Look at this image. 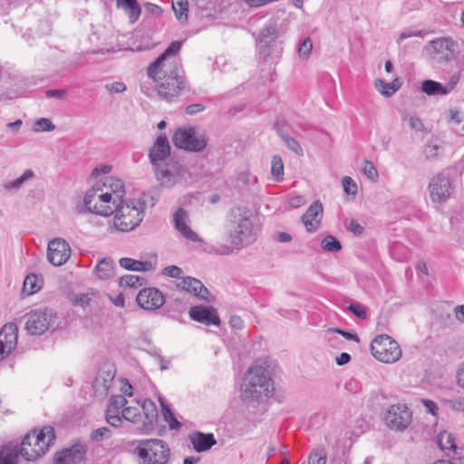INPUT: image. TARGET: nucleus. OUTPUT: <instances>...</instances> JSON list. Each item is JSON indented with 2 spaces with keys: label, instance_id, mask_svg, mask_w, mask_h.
<instances>
[{
  "label": "nucleus",
  "instance_id": "f257e3e1",
  "mask_svg": "<svg viewBox=\"0 0 464 464\" xmlns=\"http://www.w3.org/2000/svg\"><path fill=\"white\" fill-rule=\"evenodd\" d=\"M181 45L179 41L172 42L147 68V74L154 82L158 97L169 102L188 90L185 72L177 58Z\"/></svg>",
  "mask_w": 464,
  "mask_h": 464
},
{
  "label": "nucleus",
  "instance_id": "f03ea898",
  "mask_svg": "<svg viewBox=\"0 0 464 464\" xmlns=\"http://www.w3.org/2000/svg\"><path fill=\"white\" fill-rule=\"evenodd\" d=\"M273 371L266 362L256 361L246 371L241 386L244 401H259L274 393Z\"/></svg>",
  "mask_w": 464,
  "mask_h": 464
},
{
  "label": "nucleus",
  "instance_id": "7ed1b4c3",
  "mask_svg": "<svg viewBox=\"0 0 464 464\" xmlns=\"http://www.w3.org/2000/svg\"><path fill=\"white\" fill-rule=\"evenodd\" d=\"M55 440L53 428L46 426L41 430L29 432L23 440L20 454L28 460L34 461L44 455Z\"/></svg>",
  "mask_w": 464,
  "mask_h": 464
},
{
  "label": "nucleus",
  "instance_id": "20e7f679",
  "mask_svg": "<svg viewBox=\"0 0 464 464\" xmlns=\"http://www.w3.org/2000/svg\"><path fill=\"white\" fill-rule=\"evenodd\" d=\"M134 454L139 464H168L171 450L167 442L159 439H147L137 441Z\"/></svg>",
  "mask_w": 464,
  "mask_h": 464
},
{
  "label": "nucleus",
  "instance_id": "39448f33",
  "mask_svg": "<svg viewBox=\"0 0 464 464\" xmlns=\"http://www.w3.org/2000/svg\"><path fill=\"white\" fill-rule=\"evenodd\" d=\"M154 174L160 184L167 188H171L177 183L187 185L192 180L188 167L172 159L156 169Z\"/></svg>",
  "mask_w": 464,
  "mask_h": 464
},
{
  "label": "nucleus",
  "instance_id": "423d86ee",
  "mask_svg": "<svg viewBox=\"0 0 464 464\" xmlns=\"http://www.w3.org/2000/svg\"><path fill=\"white\" fill-rule=\"evenodd\" d=\"M114 226L122 232L133 230L143 219L142 207H137L132 203H119L115 206Z\"/></svg>",
  "mask_w": 464,
  "mask_h": 464
},
{
  "label": "nucleus",
  "instance_id": "0eeeda50",
  "mask_svg": "<svg viewBox=\"0 0 464 464\" xmlns=\"http://www.w3.org/2000/svg\"><path fill=\"white\" fill-rule=\"evenodd\" d=\"M371 353L375 359L384 363H393L401 356L400 345L387 334H381L372 341Z\"/></svg>",
  "mask_w": 464,
  "mask_h": 464
},
{
  "label": "nucleus",
  "instance_id": "6e6552de",
  "mask_svg": "<svg viewBox=\"0 0 464 464\" xmlns=\"http://www.w3.org/2000/svg\"><path fill=\"white\" fill-rule=\"evenodd\" d=\"M111 200V193L102 192L100 188H92L86 192L83 201L88 211L109 217L115 211V205H112Z\"/></svg>",
  "mask_w": 464,
  "mask_h": 464
},
{
  "label": "nucleus",
  "instance_id": "1a4fd4ad",
  "mask_svg": "<svg viewBox=\"0 0 464 464\" xmlns=\"http://www.w3.org/2000/svg\"><path fill=\"white\" fill-rule=\"evenodd\" d=\"M238 215L233 210V219L230 220L228 240L232 246L239 248L251 241L253 225L247 216L242 215L241 208L237 209Z\"/></svg>",
  "mask_w": 464,
  "mask_h": 464
},
{
  "label": "nucleus",
  "instance_id": "9d476101",
  "mask_svg": "<svg viewBox=\"0 0 464 464\" xmlns=\"http://www.w3.org/2000/svg\"><path fill=\"white\" fill-rule=\"evenodd\" d=\"M278 29L275 23L266 24L259 34L258 50L265 59L278 57L283 47L277 42Z\"/></svg>",
  "mask_w": 464,
  "mask_h": 464
},
{
  "label": "nucleus",
  "instance_id": "9b49d317",
  "mask_svg": "<svg viewBox=\"0 0 464 464\" xmlns=\"http://www.w3.org/2000/svg\"><path fill=\"white\" fill-rule=\"evenodd\" d=\"M172 143L178 148L187 151H202L208 144L204 134L197 135L194 128H179L172 136Z\"/></svg>",
  "mask_w": 464,
  "mask_h": 464
},
{
  "label": "nucleus",
  "instance_id": "f8f14e48",
  "mask_svg": "<svg viewBox=\"0 0 464 464\" xmlns=\"http://www.w3.org/2000/svg\"><path fill=\"white\" fill-rule=\"evenodd\" d=\"M56 314L49 308L31 311L27 314L25 329L31 335H42L54 323Z\"/></svg>",
  "mask_w": 464,
  "mask_h": 464
},
{
  "label": "nucleus",
  "instance_id": "ddd939ff",
  "mask_svg": "<svg viewBox=\"0 0 464 464\" xmlns=\"http://www.w3.org/2000/svg\"><path fill=\"white\" fill-rule=\"evenodd\" d=\"M170 145L165 134H160L154 140L148 152V158L152 166L153 171L163 167L170 159Z\"/></svg>",
  "mask_w": 464,
  "mask_h": 464
},
{
  "label": "nucleus",
  "instance_id": "4468645a",
  "mask_svg": "<svg viewBox=\"0 0 464 464\" xmlns=\"http://www.w3.org/2000/svg\"><path fill=\"white\" fill-rule=\"evenodd\" d=\"M384 420L391 430H403L411 422V412L405 404L392 405L386 412Z\"/></svg>",
  "mask_w": 464,
  "mask_h": 464
},
{
  "label": "nucleus",
  "instance_id": "2eb2a0df",
  "mask_svg": "<svg viewBox=\"0 0 464 464\" xmlns=\"http://www.w3.org/2000/svg\"><path fill=\"white\" fill-rule=\"evenodd\" d=\"M429 192L433 202H445L450 198L452 192V185L450 179L443 173L433 177L429 184Z\"/></svg>",
  "mask_w": 464,
  "mask_h": 464
},
{
  "label": "nucleus",
  "instance_id": "dca6fc26",
  "mask_svg": "<svg viewBox=\"0 0 464 464\" xmlns=\"http://www.w3.org/2000/svg\"><path fill=\"white\" fill-rule=\"evenodd\" d=\"M71 256L69 244L62 238H54L48 244L47 258L51 264L60 266L66 263Z\"/></svg>",
  "mask_w": 464,
  "mask_h": 464
},
{
  "label": "nucleus",
  "instance_id": "f3484780",
  "mask_svg": "<svg viewBox=\"0 0 464 464\" xmlns=\"http://www.w3.org/2000/svg\"><path fill=\"white\" fill-rule=\"evenodd\" d=\"M86 452L87 447L84 443H74L55 454L54 464H79L85 459Z\"/></svg>",
  "mask_w": 464,
  "mask_h": 464
},
{
  "label": "nucleus",
  "instance_id": "a211bd4d",
  "mask_svg": "<svg viewBox=\"0 0 464 464\" xmlns=\"http://www.w3.org/2000/svg\"><path fill=\"white\" fill-rule=\"evenodd\" d=\"M136 301L140 307L145 310H156L160 308L165 298L162 293L155 287L143 288L139 292Z\"/></svg>",
  "mask_w": 464,
  "mask_h": 464
},
{
  "label": "nucleus",
  "instance_id": "6ab92c4d",
  "mask_svg": "<svg viewBox=\"0 0 464 464\" xmlns=\"http://www.w3.org/2000/svg\"><path fill=\"white\" fill-rule=\"evenodd\" d=\"M18 328L15 324H5L0 330V360L7 356L16 346Z\"/></svg>",
  "mask_w": 464,
  "mask_h": 464
},
{
  "label": "nucleus",
  "instance_id": "aec40b11",
  "mask_svg": "<svg viewBox=\"0 0 464 464\" xmlns=\"http://www.w3.org/2000/svg\"><path fill=\"white\" fill-rule=\"evenodd\" d=\"M437 442L447 456H450V452H452V459H458L460 464H464V448H459L456 445L455 438L451 433L446 430L440 432Z\"/></svg>",
  "mask_w": 464,
  "mask_h": 464
},
{
  "label": "nucleus",
  "instance_id": "412c9836",
  "mask_svg": "<svg viewBox=\"0 0 464 464\" xmlns=\"http://www.w3.org/2000/svg\"><path fill=\"white\" fill-rule=\"evenodd\" d=\"M188 314L192 320L207 325H219L220 324L217 310L211 306H192L188 311Z\"/></svg>",
  "mask_w": 464,
  "mask_h": 464
},
{
  "label": "nucleus",
  "instance_id": "4be33fe9",
  "mask_svg": "<svg viewBox=\"0 0 464 464\" xmlns=\"http://www.w3.org/2000/svg\"><path fill=\"white\" fill-rule=\"evenodd\" d=\"M178 287L182 290L193 294L195 296L207 300L209 295L208 289L197 278L191 276L182 277V280L178 284Z\"/></svg>",
  "mask_w": 464,
  "mask_h": 464
},
{
  "label": "nucleus",
  "instance_id": "5701e85b",
  "mask_svg": "<svg viewBox=\"0 0 464 464\" xmlns=\"http://www.w3.org/2000/svg\"><path fill=\"white\" fill-rule=\"evenodd\" d=\"M323 210L324 208L322 203L319 201H314L303 215L302 221L308 232H314L317 230L321 221L318 217L322 216Z\"/></svg>",
  "mask_w": 464,
  "mask_h": 464
},
{
  "label": "nucleus",
  "instance_id": "b1692460",
  "mask_svg": "<svg viewBox=\"0 0 464 464\" xmlns=\"http://www.w3.org/2000/svg\"><path fill=\"white\" fill-rule=\"evenodd\" d=\"M188 439L195 451L198 453L208 451L217 444V440L213 433L194 431L189 434Z\"/></svg>",
  "mask_w": 464,
  "mask_h": 464
},
{
  "label": "nucleus",
  "instance_id": "393cba45",
  "mask_svg": "<svg viewBox=\"0 0 464 464\" xmlns=\"http://www.w3.org/2000/svg\"><path fill=\"white\" fill-rule=\"evenodd\" d=\"M188 216L186 210L179 208L174 214V223L177 230L189 241L196 242L198 237L188 225Z\"/></svg>",
  "mask_w": 464,
  "mask_h": 464
},
{
  "label": "nucleus",
  "instance_id": "a878e982",
  "mask_svg": "<svg viewBox=\"0 0 464 464\" xmlns=\"http://www.w3.org/2000/svg\"><path fill=\"white\" fill-rule=\"evenodd\" d=\"M433 52L437 54H442L440 57L446 61H450L453 57L454 42L450 38H437L430 42Z\"/></svg>",
  "mask_w": 464,
  "mask_h": 464
},
{
  "label": "nucleus",
  "instance_id": "bb28decb",
  "mask_svg": "<svg viewBox=\"0 0 464 464\" xmlns=\"http://www.w3.org/2000/svg\"><path fill=\"white\" fill-rule=\"evenodd\" d=\"M115 377V370L113 366H108V368L102 369L99 372L95 381H94V389L99 392L102 389V393H107L110 387L111 382L113 381Z\"/></svg>",
  "mask_w": 464,
  "mask_h": 464
},
{
  "label": "nucleus",
  "instance_id": "cd10ccee",
  "mask_svg": "<svg viewBox=\"0 0 464 464\" xmlns=\"http://www.w3.org/2000/svg\"><path fill=\"white\" fill-rule=\"evenodd\" d=\"M104 186L108 187L111 191H107L108 193H111L112 196V205H117L119 203L124 202V195L125 189L123 182L116 178L108 177L104 182Z\"/></svg>",
  "mask_w": 464,
  "mask_h": 464
},
{
  "label": "nucleus",
  "instance_id": "c85d7f7f",
  "mask_svg": "<svg viewBox=\"0 0 464 464\" xmlns=\"http://www.w3.org/2000/svg\"><path fill=\"white\" fill-rule=\"evenodd\" d=\"M116 5L117 7L124 10L131 24L139 19L141 9L137 0H117Z\"/></svg>",
  "mask_w": 464,
  "mask_h": 464
},
{
  "label": "nucleus",
  "instance_id": "c756f323",
  "mask_svg": "<svg viewBox=\"0 0 464 464\" xmlns=\"http://www.w3.org/2000/svg\"><path fill=\"white\" fill-rule=\"evenodd\" d=\"M119 263L121 267L130 271H152L155 268L150 261H139L130 257H122Z\"/></svg>",
  "mask_w": 464,
  "mask_h": 464
},
{
  "label": "nucleus",
  "instance_id": "7c9ffc66",
  "mask_svg": "<svg viewBox=\"0 0 464 464\" xmlns=\"http://www.w3.org/2000/svg\"><path fill=\"white\" fill-rule=\"evenodd\" d=\"M114 262L110 257L102 258L95 266V273L100 279L107 280L114 275Z\"/></svg>",
  "mask_w": 464,
  "mask_h": 464
},
{
  "label": "nucleus",
  "instance_id": "2f4dec72",
  "mask_svg": "<svg viewBox=\"0 0 464 464\" xmlns=\"http://www.w3.org/2000/svg\"><path fill=\"white\" fill-rule=\"evenodd\" d=\"M421 91L429 96L447 95L448 91L439 82L425 80L421 83Z\"/></svg>",
  "mask_w": 464,
  "mask_h": 464
},
{
  "label": "nucleus",
  "instance_id": "473e14b6",
  "mask_svg": "<svg viewBox=\"0 0 464 464\" xmlns=\"http://www.w3.org/2000/svg\"><path fill=\"white\" fill-rule=\"evenodd\" d=\"M159 401L161 405V412L163 420L169 423L171 430H178L181 427V423L176 419L169 406L165 402V400L159 397Z\"/></svg>",
  "mask_w": 464,
  "mask_h": 464
},
{
  "label": "nucleus",
  "instance_id": "72a5a7b5",
  "mask_svg": "<svg viewBox=\"0 0 464 464\" xmlns=\"http://www.w3.org/2000/svg\"><path fill=\"white\" fill-rule=\"evenodd\" d=\"M172 10L176 19L180 24H186L188 18V0H177L172 2Z\"/></svg>",
  "mask_w": 464,
  "mask_h": 464
},
{
  "label": "nucleus",
  "instance_id": "f704fd0d",
  "mask_svg": "<svg viewBox=\"0 0 464 464\" xmlns=\"http://www.w3.org/2000/svg\"><path fill=\"white\" fill-rule=\"evenodd\" d=\"M42 287V280L34 274L28 275L23 285V293H25L27 295H31L37 291H39Z\"/></svg>",
  "mask_w": 464,
  "mask_h": 464
},
{
  "label": "nucleus",
  "instance_id": "c9c22d12",
  "mask_svg": "<svg viewBox=\"0 0 464 464\" xmlns=\"http://www.w3.org/2000/svg\"><path fill=\"white\" fill-rule=\"evenodd\" d=\"M17 457L16 447L4 446L0 450V464H16Z\"/></svg>",
  "mask_w": 464,
  "mask_h": 464
},
{
  "label": "nucleus",
  "instance_id": "e433bc0d",
  "mask_svg": "<svg viewBox=\"0 0 464 464\" xmlns=\"http://www.w3.org/2000/svg\"><path fill=\"white\" fill-rule=\"evenodd\" d=\"M144 416L150 425H152L158 420V410L156 404L151 400H145L142 403Z\"/></svg>",
  "mask_w": 464,
  "mask_h": 464
},
{
  "label": "nucleus",
  "instance_id": "4c0bfd02",
  "mask_svg": "<svg viewBox=\"0 0 464 464\" xmlns=\"http://www.w3.org/2000/svg\"><path fill=\"white\" fill-rule=\"evenodd\" d=\"M397 82L398 80L396 79L392 82L388 83L379 79L375 81V87L380 90L382 94L390 97L400 88V84Z\"/></svg>",
  "mask_w": 464,
  "mask_h": 464
},
{
  "label": "nucleus",
  "instance_id": "58836bf2",
  "mask_svg": "<svg viewBox=\"0 0 464 464\" xmlns=\"http://www.w3.org/2000/svg\"><path fill=\"white\" fill-rule=\"evenodd\" d=\"M321 246L324 251L335 253L342 249V244L334 236H326L321 242Z\"/></svg>",
  "mask_w": 464,
  "mask_h": 464
},
{
  "label": "nucleus",
  "instance_id": "ea45409f",
  "mask_svg": "<svg viewBox=\"0 0 464 464\" xmlns=\"http://www.w3.org/2000/svg\"><path fill=\"white\" fill-rule=\"evenodd\" d=\"M33 177H34L33 170L27 169L24 171V173L21 177H19L18 179L13 180V181L5 183L4 187L7 190L19 189L24 182L31 179Z\"/></svg>",
  "mask_w": 464,
  "mask_h": 464
},
{
  "label": "nucleus",
  "instance_id": "a19ab883",
  "mask_svg": "<svg viewBox=\"0 0 464 464\" xmlns=\"http://www.w3.org/2000/svg\"><path fill=\"white\" fill-rule=\"evenodd\" d=\"M271 173L276 181H281L284 175V164L280 156H274L271 161Z\"/></svg>",
  "mask_w": 464,
  "mask_h": 464
},
{
  "label": "nucleus",
  "instance_id": "79ce46f5",
  "mask_svg": "<svg viewBox=\"0 0 464 464\" xmlns=\"http://www.w3.org/2000/svg\"><path fill=\"white\" fill-rule=\"evenodd\" d=\"M145 283V279L139 276L126 275L120 278L119 284L121 286L136 287L140 286Z\"/></svg>",
  "mask_w": 464,
  "mask_h": 464
},
{
  "label": "nucleus",
  "instance_id": "37998d69",
  "mask_svg": "<svg viewBox=\"0 0 464 464\" xmlns=\"http://www.w3.org/2000/svg\"><path fill=\"white\" fill-rule=\"evenodd\" d=\"M111 436L112 432L108 427H101L92 431L90 439L94 442H101Z\"/></svg>",
  "mask_w": 464,
  "mask_h": 464
},
{
  "label": "nucleus",
  "instance_id": "c03bdc74",
  "mask_svg": "<svg viewBox=\"0 0 464 464\" xmlns=\"http://www.w3.org/2000/svg\"><path fill=\"white\" fill-rule=\"evenodd\" d=\"M122 418L130 422L138 423L141 419V415L139 408L127 407L122 411Z\"/></svg>",
  "mask_w": 464,
  "mask_h": 464
},
{
  "label": "nucleus",
  "instance_id": "a18cd8bd",
  "mask_svg": "<svg viewBox=\"0 0 464 464\" xmlns=\"http://www.w3.org/2000/svg\"><path fill=\"white\" fill-rule=\"evenodd\" d=\"M342 184H343V190L346 194L353 195V196H355L357 194V190H358L357 184L351 177H348V176L343 177L342 179Z\"/></svg>",
  "mask_w": 464,
  "mask_h": 464
},
{
  "label": "nucleus",
  "instance_id": "49530a36",
  "mask_svg": "<svg viewBox=\"0 0 464 464\" xmlns=\"http://www.w3.org/2000/svg\"><path fill=\"white\" fill-rule=\"evenodd\" d=\"M126 403L127 400L123 395L111 396L109 402L110 411H119Z\"/></svg>",
  "mask_w": 464,
  "mask_h": 464
},
{
  "label": "nucleus",
  "instance_id": "de8ad7c7",
  "mask_svg": "<svg viewBox=\"0 0 464 464\" xmlns=\"http://www.w3.org/2000/svg\"><path fill=\"white\" fill-rule=\"evenodd\" d=\"M441 146L438 144L428 143L425 149V157L428 160H435L438 159Z\"/></svg>",
  "mask_w": 464,
  "mask_h": 464
},
{
  "label": "nucleus",
  "instance_id": "09e8293b",
  "mask_svg": "<svg viewBox=\"0 0 464 464\" xmlns=\"http://www.w3.org/2000/svg\"><path fill=\"white\" fill-rule=\"evenodd\" d=\"M35 131H52L55 129V125L47 118H40L35 122Z\"/></svg>",
  "mask_w": 464,
  "mask_h": 464
},
{
  "label": "nucleus",
  "instance_id": "8fccbe9b",
  "mask_svg": "<svg viewBox=\"0 0 464 464\" xmlns=\"http://www.w3.org/2000/svg\"><path fill=\"white\" fill-rule=\"evenodd\" d=\"M105 90L111 94L121 93L126 91L127 86L123 82H113L104 85Z\"/></svg>",
  "mask_w": 464,
  "mask_h": 464
},
{
  "label": "nucleus",
  "instance_id": "3c124183",
  "mask_svg": "<svg viewBox=\"0 0 464 464\" xmlns=\"http://www.w3.org/2000/svg\"><path fill=\"white\" fill-rule=\"evenodd\" d=\"M284 142L286 147L296 155L302 156L304 154L301 145L295 138L288 136L285 140H284Z\"/></svg>",
  "mask_w": 464,
  "mask_h": 464
},
{
  "label": "nucleus",
  "instance_id": "603ef678",
  "mask_svg": "<svg viewBox=\"0 0 464 464\" xmlns=\"http://www.w3.org/2000/svg\"><path fill=\"white\" fill-rule=\"evenodd\" d=\"M363 174L372 180H376L378 179V171L372 162L369 160H364V165L362 167Z\"/></svg>",
  "mask_w": 464,
  "mask_h": 464
},
{
  "label": "nucleus",
  "instance_id": "864d4df0",
  "mask_svg": "<svg viewBox=\"0 0 464 464\" xmlns=\"http://www.w3.org/2000/svg\"><path fill=\"white\" fill-rule=\"evenodd\" d=\"M326 454L324 450H315L309 455L308 464H325Z\"/></svg>",
  "mask_w": 464,
  "mask_h": 464
},
{
  "label": "nucleus",
  "instance_id": "5fc2aeb1",
  "mask_svg": "<svg viewBox=\"0 0 464 464\" xmlns=\"http://www.w3.org/2000/svg\"><path fill=\"white\" fill-rule=\"evenodd\" d=\"M275 129L283 140L290 136L288 132V124L285 120H277L275 123Z\"/></svg>",
  "mask_w": 464,
  "mask_h": 464
},
{
  "label": "nucleus",
  "instance_id": "6e6d98bb",
  "mask_svg": "<svg viewBox=\"0 0 464 464\" xmlns=\"http://www.w3.org/2000/svg\"><path fill=\"white\" fill-rule=\"evenodd\" d=\"M347 230L353 232L355 236H360L363 232V227L355 219L350 218L344 221Z\"/></svg>",
  "mask_w": 464,
  "mask_h": 464
},
{
  "label": "nucleus",
  "instance_id": "4d7b16f0",
  "mask_svg": "<svg viewBox=\"0 0 464 464\" xmlns=\"http://www.w3.org/2000/svg\"><path fill=\"white\" fill-rule=\"evenodd\" d=\"M162 274L169 277L180 278L183 274V270L177 266H169L162 270Z\"/></svg>",
  "mask_w": 464,
  "mask_h": 464
},
{
  "label": "nucleus",
  "instance_id": "13d9d810",
  "mask_svg": "<svg viewBox=\"0 0 464 464\" xmlns=\"http://www.w3.org/2000/svg\"><path fill=\"white\" fill-rule=\"evenodd\" d=\"M312 47L311 39L309 37L304 38L298 49L299 55L307 58L311 53Z\"/></svg>",
  "mask_w": 464,
  "mask_h": 464
},
{
  "label": "nucleus",
  "instance_id": "bf43d9fd",
  "mask_svg": "<svg viewBox=\"0 0 464 464\" xmlns=\"http://www.w3.org/2000/svg\"><path fill=\"white\" fill-rule=\"evenodd\" d=\"M413 36H418V37L422 38V37H424V33L421 30H405L400 34V36L397 40V43L401 44V42L402 40L410 38V37H413Z\"/></svg>",
  "mask_w": 464,
  "mask_h": 464
},
{
  "label": "nucleus",
  "instance_id": "052dcab7",
  "mask_svg": "<svg viewBox=\"0 0 464 464\" xmlns=\"http://www.w3.org/2000/svg\"><path fill=\"white\" fill-rule=\"evenodd\" d=\"M348 309L358 318L364 319L367 316L364 307L359 304H351Z\"/></svg>",
  "mask_w": 464,
  "mask_h": 464
},
{
  "label": "nucleus",
  "instance_id": "680f3d73",
  "mask_svg": "<svg viewBox=\"0 0 464 464\" xmlns=\"http://www.w3.org/2000/svg\"><path fill=\"white\" fill-rule=\"evenodd\" d=\"M421 402L423 406L425 407V410L427 412L430 413L433 416H437L439 407L436 402H434L431 400L429 399H422Z\"/></svg>",
  "mask_w": 464,
  "mask_h": 464
},
{
  "label": "nucleus",
  "instance_id": "e2e57ef3",
  "mask_svg": "<svg viewBox=\"0 0 464 464\" xmlns=\"http://www.w3.org/2000/svg\"><path fill=\"white\" fill-rule=\"evenodd\" d=\"M456 383L464 390V361L459 365L456 372Z\"/></svg>",
  "mask_w": 464,
  "mask_h": 464
},
{
  "label": "nucleus",
  "instance_id": "0e129e2a",
  "mask_svg": "<svg viewBox=\"0 0 464 464\" xmlns=\"http://www.w3.org/2000/svg\"><path fill=\"white\" fill-rule=\"evenodd\" d=\"M410 127L417 131L424 130V124L419 117L412 116L409 120Z\"/></svg>",
  "mask_w": 464,
  "mask_h": 464
},
{
  "label": "nucleus",
  "instance_id": "69168bd1",
  "mask_svg": "<svg viewBox=\"0 0 464 464\" xmlns=\"http://www.w3.org/2000/svg\"><path fill=\"white\" fill-rule=\"evenodd\" d=\"M229 325L233 329L241 330L244 328V321L238 315H232L229 319Z\"/></svg>",
  "mask_w": 464,
  "mask_h": 464
},
{
  "label": "nucleus",
  "instance_id": "338daca9",
  "mask_svg": "<svg viewBox=\"0 0 464 464\" xmlns=\"http://www.w3.org/2000/svg\"><path fill=\"white\" fill-rule=\"evenodd\" d=\"M205 110V106L201 103H194V104H190L188 106L186 107V113L187 114H189V115H194L198 112H201Z\"/></svg>",
  "mask_w": 464,
  "mask_h": 464
},
{
  "label": "nucleus",
  "instance_id": "774afa93",
  "mask_svg": "<svg viewBox=\"0 0 464 464\" xmlns=\"http://www.w3.org/2000/svg\"><path fill=\"white\" fill-rule=\"evenodd\" d=\"M122 416L121 417L119 415V413H116V414H113V415H109V418H107V422L114 427V428H119L121 426V423H122Z\"/></svg>",
  "mask_w": 464,
  "mask_h": 464
}]
</instances>
